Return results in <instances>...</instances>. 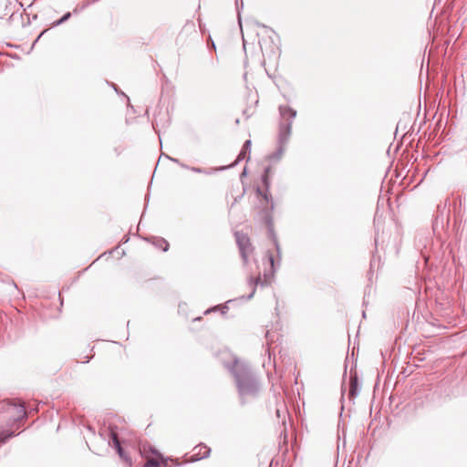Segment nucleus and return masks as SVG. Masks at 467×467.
<instances>
[{
	"label": "nucleus",
	"mask_w": 467,
	"mask_h": 467,
	"mask_svg": "<svg viewBox=\"0 0 467 467\" xmlns=\"http://www.w3.org/2000/svg\"><path fill=\"white\" fill-rule=\"evenodd\" d=\"M235 387L242 403L255 399L260 391V383L252 369L235 359Z\"/></svg>",
	"instance_id": "f257e3e1"
},
{
	"label": "nucleus",
	"mask_w": 467,
	"mask_h": 467,
	"mask_svg": "<svg viewBox=\"0 0 467 467\" xmlns=\"http://www.w3.org/2000/svg\"><path fill=\"white\" fill-rule=\"evenodd\" d=\"M269 171L270 168H266L262 176V182L265 189H256L257 197L259 198L260 202V206L258 207L260 210L259 213L261 219L264 220L267 224H271L272 223L271 213L274 210L273 198L269 193Z\"/></svg>",
	"instance_id": "f03ea898"
},
{
	"label": "nucleus",
	"mask_w": 467,
	"mask_h": 467,
	"mask_svg": "<svg viewBox=\"0 0 467 467\" xmlns=\"http://www.w3.org/2000/svg\"><path fill=\"white\" fill-rule=\"evenodd\" d=\"M235 240L239 249V254L245 267L251 268L255 261V248L249 236L245 234L235 233Z\"/></svg>",
	"instance_id": "7ed1b4c3"
},
{
	"label": "nucleus",
	"mask_w": 467,
	"mask_h": 467,
	"mask_svg": "<svg viewBox=\"0 0 467 467\" xmlns=\"http://www.w3.org/2000/svg\"><path fill=\"white\" fill-rule=\"evenodd\" d=\"M279 112L282 119L279 125V141L281 144H285L291 134L292 123L296 116V111L288 106H280Z\"/></svg>",
	"instance_id": "20e7f679"
},
{
	"label": "nucleus",
	"mask_w": 467,
	"mask_h": 467,
	"mask_svg": "<svg viewBox=\"0 0 467 467\" xmlns=\"http://www.w3.org/2000/svg\"><path fill=\"white\" fill-rule=\"evenodd\" d=\"M268 261L271 265V273L269 274H265L264 275V280H262V278L260 277V275L256 276V277H250L249 280H248V285L251 289L249 295L247 296V299H250L254 292H255V288L257 286V285H261L262 286H265V285H268L271 282V279L274 275V272H275V261H274V257L273 255L270 254H268Z\"/></svg>",
	"instance_id": "39448f33"
},
{
	"label": "nucleus",
	"mask_w": 467,
	"mask_h": 467,
	"mask_svg": "<svg viewBox=\"0 0 467 467\" xmlns=\"http://www.w3.org/2000/svg\"><path fill=\"white\" fill-rule=\"evenodd\" d=\"M107 431H108V434L112 441V446L117 450V452L119 455V457L123 461H125L129 466H131V464H132L131 458L129 455H127L125 453L124 450L122 449L120 442L119 441L117 432L111 428H109Z\"/></svg>",
	"instance_id": "423d86ee"
},
{
	"label": "nucleus",
	"mask_w": 467,
	"mask_h": 467,
	"mask_svg": "<svg viewBox=\"0 0 467 467\" xmlns=\"http://www.w3.org/2000/svg\"><path fill=\"white\" fill-rule=\"evenodd\" d=\"M7 411L11 413L14 421L20 420L26 416L23 404L8 403Z\"/></svg>",
	"instance_id": "0eeeda50"
},
{
	"label": "nucleus",
	"mask_w": 467,
	"mask_h": 467,
	"mask_svg": "<svg viewBox=\"0 0 467 467\" xmlns=\"http://www.w3.org/2000/svg\"><path fill=\"white\" fill-rule=\"evenodd\" d=\"M211 449L203 443H201L194 447L193 453L191 456L192 462L200 461L207 458L210 455Z\"/></svg>",
	"instance_id": "6e6552de"
},
{
	"label": "nucleus",
	"mask_w": 467,
	"mask_h": 467,
	"mask_svg": "<svg viewBox=\"0 0 467 467\" xmlns=\"http://www.w3.org/2000/svg\"><path fill=\"white\" fill-rule=\"evenodd\" d=\"M250 152H251V140H245L241 151L239 152L237 158L235 159V165L237 164V162H239L241 161L249 160Z\"/></svg>",
	"instance_id": "1a4fd4ad"
},
{
	"label": "nucleus",
	"mask_w": 467,
	"mask_h": 467,
	"mask_svg": "<svg viewBox=\"0 0 467 467\" xmlns=\"http://www.w3.org/2000/svg\"><path fill=\"white\" fill-rule=\"evenodd\" d=\"M359 392V387L358 382V378L356 375L350 376L349 380V396L350 398H355Z\"/></svg>",
	"instance_id": "9d476101"
},
{
	"label": "nucleus",
	"mask_w": 467,
	"mask_h": 467,
	"mask_svg": "<svg viewBox=\"0 0 467 467\" xmlns=\"http://www.w3.org/2000/svg\"><path fill=\"white\" fill-rule=\"evenodd\" d=\"M234 166V163H231L227 166H222V167H219V168H215V169H211L209 171H204L201 168H192V171H194V172H198V173H205V174H212L213 172L214 171H223L225 169H228V168H232Z\"/></svg>",
	"instance_id": "9b49d317"
},
{
	"label": "nucleus",
	"mask_w": 467,
	"mask_h": 467,
	"mask_svg": "<svg viewBox=\"0 0 467 467\" xmlns=\"http://www.w3.org/2000/svg\"><path fill=\"white\" fill-rule=\"evenodd\" d=\"M232 303V300H228L224 305H218L214 307L207 309L204 314H208L214 311H220L223 315L225 314L229 310V304Z\"/></svg>",
	"instance_id": "f8f14e48"
},
{
	"label": "nucleus",
	"mask_w": 467,
	"mask_h": 467,
	"mask_svg": "<svg viewBox=\"0 0 467 467\" xmlns=\"http://www.w3.org/2000/svg\"><path fill=\"white\" fill-rule=\"evenodd\" d=\"M14 432L7 431H0V441L2 443L5 442L10 437L14 436Z\"/></svg>",
	"instance_id": "ddd939ff"
},
{
	"label": "nucleus",
	"mask_w": 467,
	"mask_h": 467,
	"mask_svg": "<svg viewBox=\"0 0 467 467\" xmlns=\"http://www.w3.org/2000/svg\"><path fill=\"white\" fill-rule=\"evenodd\" d=\"M14 432L7 431H0V441L2 443L5 442L10 437L14 436Z\"/></svg>",
	"instance_id": "4468645a"
},
{
	"label": "nucleus",
	"mask_w": 467,
	"mask_h": 467,
	"mask_svg": "<svg viewBox=\"0 0 467 467\" xmlns=\"http://www.w3.org/2000/svg\"><path fill=\"white\" fill-rule=\"evenodd\" d=\"M144 467H161V463L154 459H150L146 462Z\"/></svg>",
	"instance_id": "2eb2a0df"
},
{
	"label": "nucleus",
	"mask_w": 467,
	"mask_h": 467,
	"mask_svg": "<svg viewBox=\"0 0 467 467\" xmlns=\"http://www.w3.org/2000/svg\"><path fill=\"white\" fill-rule=\"evenodd\" d=\"M71 14L69 12H67V14H65L57 23L56 25H60L64 22H66L69 17H70Z\"/></svg>",
	"instance_id": "dca6fc26"
},
{
	"label": "nucleus",
	"mask_w": 467,
	"mask_h": 467,
	"mask_svg": "<svg viewBox=\"0 0 467 467\" xmlns=\"http://www.w3.org/2000/svg\"><path fill=\"white\" fill-rule=\"evenodd\" d=\"M160 243L161 244H160V247L164 251L166 252L168 250V247H169V244L165 241V240H161Z\"/></svg>",
	"instance_id": "f3484780"
},
{
	"label": "nucleus",
	"mask_w": 467,
	"mask_h": 467,
	"mask_svg": "<svg viewBox=\"0 0 467 467\" xmlns=\"http://www.w3.org/2000/svg\"><path fill=\"white\" fill-rule=\"evenodd\" d=\"M225 367L227 368L230 373H234V364L226 363Z\"/></svg>",
	"instance_id": "a211bd4d"
},
{
	"label": "nucleus",
	"mask_w": 467,
	"mask_h": 467,
	"mask_svg": "<svg viewBox=\"0 0 467 467\" xmlns=\"http://www.w3.org/2000/svg\"><path fill=\"white\" fill-rule=\"evenodd\" d=\"M238 24H239L240 29H241V31H242V30H243V28H242V21H241L240 15H238Z\"/></svg>",
	"instance_id": "6ab92c4d"
},
{
	"label": "nucleus",
	"mask_w": 467,
	"mask_h": 467,
	"mask_svg": "<svg viewBox=\"0 0 467 467\" xmlns=\"http://www.w3.org/2000/svg\"><path fill=\"white\" fill-rule=\"evenodd\" d=\"M275 244L276 249H277V251H278V250H279V247H278V244H277L276 240H275Z\"/></svg>",
	"instance_id": "aec40b11"
},
{
	"label": "nucleus",
	"mask_w": 467,
	"mask_h": 467,
	"mask_svg": "<svg viewBox=\"0 0 467 467\" xmlns=\"http://www.w3.org/2000/svg\"><path fill=\"white\" fill-rule=\"evenodd\" d=\"M171 161L174 162H178V160H176V159H171Z\"/></svg>",
	"instance_id": "412c9836"
},
{
	"label": "nucleus",
	"mask_w": 467,
	"mask_h": 467,
	"mask_svg": "<svg viewBox=\"0 0 467 467\" xmlns=\"http://www.w3.org/2000/svg\"><path fill=\"white\" fill-rule=\"evenodd\" d=\"M213 47L215 48V44L212 42Z\"/></svg>",
	"instance_id": "4be33fe9"
}]
</instances>
